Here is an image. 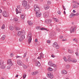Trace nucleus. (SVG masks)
Returning <instances> with one entry per match:
<instances>
[{"instance_id": "37", "label": "nucleus", "mask_w": 79, "mask_h": 79, "mask_svg": "<svg viewBox=\"0 0 79 79\" xmlns=\"http://www.w3.org/2000/svg\"><path fill=\"white\" fill-rule=\"evenodd\" d=\"M15 29H16V31H19L20 29V28L19 27H15Z\"/></svg>"}, {"instance_id": "3", "label": "nucleus", "mask_w": 79, "mask_h": 79, "mask_svg": "<svg viewBox=\"0 0 79 79\" xmlns=\"http://www.w3.org/2000/svg\"><path fill=\"white\" fill-rule=\"evenodd\" d=\"M25 31L22 30L21 31H18L17 33V35L18 36H21L23 35H25Z\"/></svg>"}, {"instance_id": "64", "label": "nucleus", "mask_w": 79, "mask_h": 79, "mask_svg": "<svg viewBox=\"0 0 79 79\" xmlns=\"http://www.w3.org/2000/svg\"><path fill=\"white\" fill-rule=\"evenodd\" d=\"M18 8V9H19L20 8V6H17Z\"/></svg>"}, {"instance_id": "22", "label": "nucleus", "mask_w": 79, "mask_h": 79, "mask_svg": "<svg viewBox=\"0 0 79 79\" xmlns=\"http://www.w3.org/2000/svg\"><path fill=\"white\" fill-rule=\"evenodd\" d=\"M27 23L30 26H32L33 24V23H32V22L31 21H28Z\"/></svg>"}, {"instance_id": "55", "label": "nucleus", "mask_w": 79, "mask_h": 79, "mask_svg": "<svg viewBox=\"0 0 79 79\" xmlns=\"http://www.w3.org/2000/svg\"><path fill=\"white\" fill-rule=\"evenodd\" d=\"M29 3H32V0H28Z\"/></svg>"}, {"instance_id": "54", "label": "nucleus", "mask_w": 79, "mask_h": 79, "mask_svg": "<svg viewBox=\"0 0 79 79\" xmlns=\"http://www.w3.org/2000/svg\"><path fill=\"white\" fill-rule=\"evenodd\" d=\"M57 70V68L56 67L54 69V71H56V70Z\"/></svg>"}, {"instance_id": "5", "label": "nucleus", "mask_w": 79, "mask_h": 79, "mask_svg": "<svg viewBox=\"0 0 79 79\" xmlns=\"http://www.w3.org/2000/svg\"><path fill=\"white\" fill-rule=\"evenodd\" d=\"M2 14L3 16L4 17H8V13L7 11L5 10L3 11Z\"/></svg>"}, {"instance_id": "14", "label": "nucleus", "mask_w": 79, "mask_h": 79, "mask_svg": "<svg viewBox=\"0 0 79 79\" xmlns=\"http://www.w3.org/2000/svg\"><path fill=\"white\" fill-rule=\"evenodd\" d=\"M47 76L48 77L50 78L51 79H52L53 77V75L52 74H51V73H50L49 74H48Z\"/></svg>"}, {"instance_id": "35", "label": "nucleus", "mask_w": 79, "mask_h": 79, "mask_svg": "<svg viewBox=\"0 0 79 79\" xmlns=\"http://www.w3.org/2000/svg\"><path fill=\"white\" fill-rule=\"evenodd\" d=\"M73 42H77V40L76 38H75L74 39H73Z\"/></svg>"}, {"instance_id": "45", "label": "nucleus", "mask_w": 79, "mask_h": 79, "mask_svg": "<svg viewBox=\"0 0 79 79\" xmlns=\"http://www.w3.org/2000/svg\"><path fill=\"white\" fill-rule=\"evenodd\" d=\"M26 73H24V74H23V78H26Z\"/></svg>"}, {"instance_id": "52", "label": "nucleus", "mask_w": 79, "mask_h": 79, "mask_svg": "<svg viewBox=\"0 0 79 79\" xmlns=\"http://www.w3.org/2000/svg\"><path fill=\"white\" fill-rule=\"evenodd\" d=\"M27 55V52H25L24 54V56H23V57H26Z\"/></svg>"}, {"instance_id": "57", "label": "nucleus", "mask_w": 79, "mask_h": 79, "mask_svg": "<svg viewBox=\"0 0 79 79\" xmlns=\"http://www.w3.org/2000/svg\"><path fill=\"white\" fill-rule=\"evenodd\" d=\"M13 54H11L10 55V56L11 57H12V56H13Z\"/></svg>"}, {"instance_id": "11", "label": "nucleus", "mask_w": 79, "mask_h": 79, "mask_svg": "<svg viewBox=\"0 0 79 79\" xmlns=\"http://www.w3.org/2000/svg\"><path fill=\"white\" fill-rule=\"evenodd\" d=\"M17 62L19 66H21V65L23 64V63H22V61H21L20 60H17Z\"/></svg>"}, {"instance_id": "23", "label": "nucleus", "mask_w": 79, "mask_h": 79, "mask_svg": "<svg viewBox=\"0 0 79 79\" xmlns=\"http://www.w3.org/2000/svg\"><path fill=\"white\" fill-rule=\"evenodd\" d=\"M31 74L33 76H35V75H36V74H37V72H32L31 73Z\"/></svg>"}, {"instance_id": "44", "label": "nucleus", "mask_w": 79, "mask_h": 79, "mask_svg": "<svg viewBox=\"0 0 79 79\" xmlns=\"http://www.w3.org/2000/svg\"><path fill=\"white\" fill-rule=\"evenodd\" d=\"M11 65H8L7 67V69H10V68H11Z\"/></svg>"}, {"instance_id": "15", "label": "nucleus", "mask_w": 79, "mask_h": 79, "mask_svg": "<svg viewBox=\"0 0 79 79\" xmlns=\"http://www.w3.org/2000/svg\"><path fill=\"white\" fill-rule=\"evenodd\" d=\"M44 7L46 10H48L49 8H50V6L48 5H45L44 6Z\"/></svg>"}, {"instance_id": "1", "label": "nucleus", "mask_w": 79, "mask_h": 79, "mask_svg": "<svg viewBox=\"0 0 79 79\" xmlns=\"http://www.w3.org/2000/svg\"><path fill=\"white\" fill-rule=\"evenodd\" d=\"M32 34L31 33H29L27 37V39H28V41L29 44H30L31 42V41L32 40Z\"/></svg>"}, {"instance_id": "34", "label": "nucleus", "mask_w": 79, "mask_h": 79, "mask_svg": "<svg viewBox=\"0 0 79 79\" xmlns=\"http://www.w3.org/2000/svg\"><path fill=\"white\" fill-rule=\"evenodd\" d=\"M23 66L24 68V69H27V67L26 65L24 64H23Z\"/></svg>"}, {"instance_id": "53", "label": "nucleus", "mask_w": 79, "mask_h": 79, "mask_svg": "<svg viewBox=\"0 0 79 79\" xmlns=\"http://www.w3.org/2000/svg\"><path fill=\"white\" fill-rule=\"evenodd\" d=\"M75 53L77 56H79V53L78 52H77Z\"/></svg>"}, {"instance_id": "21", "label": "nucleus", "mask_w": 79, "mask_h": 79, "mask_svg": "<svg viewBox=\"0 0 79 79\" xmlns=\"http://www.w3.org/2000/svg\"><path fill=\"white\" fill-rule=\"evenodd\" d=\"M48 64L49 66H52L53 64L52 63V61L51 60H50L49 61Z\"/></svg>"}, {"instance_id": "18", "label": "nucleus", "mask_w": 79, "mask_h": 79, "mask_svg": "<svg viewBox=\"0 0 79 79\" xmlns=\"http://www.w3.org/2000/svg\"><path fill=\"white\" fill-rule=\"evenodd\" d=\"M21 19H25V15L23 14H22L21 15Z\"/></svg>"}, {"instance_id": "39", "label": "nucleus", "mask_w": 79, "mask_h": 79, "mask_svg": "<svg viewBox=\"0 0 79 79\" xmlns=\"http://www.w3.org/2000/svg\"><path fill=\"white\" fill-rule=\"evenodd\" d=\"M14 21H18V19L17 18H15L14 19Z\"/></svg>"}, {"instance_id": "40", "label": "nucleus", "mask_w": 79, "mask_h": 79, "mask_svg": "<svg viewBox=\"0 0 79 79\" xmlns=\"http://www.w3.org/2000/svg\"><path fill=\"white\" fill-rule=\"evenodd\" d=\"M70 68V65H69L68 64L66 65V68L67 69H69V68Z\"/></svg>"}, {"instance_id": "28", "label": "nucleus", "mask_w": 79, "mask_h": 79, "mask_svg": "<svg viewBox=\"0 0 79 79\" xmlns=\"http://www.w3.org/2000/svg\"><path fill=\"white\" fill-rule=\"evenodd\" d=\"M77 7H78V6L76 4H74L73 6V8H77Z\"/></svg>"}, {"instance_id": "7", "label": "nucleus", "mask_w": 79, "mask_h": 79, "mask_svg": "<svg viewBox=\"0 0 79 79\" xmlns=\"http://www.w3.org/2000/svg\"><path fill=\"white\" fill-rule=\"evenodd\" d=\"M41 15H42V14L40 11L36 12V17H37V18L40 17V16H41Z\"/></svg>"}, {"instance_id": "19", "label": "nucleus", "mask_w": 79, "mask_h": 79, "mask_svg": "<svg viewBox=\"0 0 79 79\" xmlns=\"http://www.w3.org/2000/svg\"><path fill=\"white\" fill-rule=\"evenodd\" d=\"M61 73L64 74H67V72L64 70H63L61 71Z\"/></svg>"}, {"instance_id": "30", "label": "nucleus", "mask_w": 79, "mask_h": 79, "mask_svg": "<svg viewBox=\"0 0 79 79\" xmlns=\"http://www.w3.org/2000/svg\"><path fill=\"white\" fill-rule=\"evenodd\" d=\"M75 16V14L72 13L69 16V18H72V17H73V16Z\"/></svg>"}, {"instance_id": "2", "label": "nucleus", "mask_w": 79, "mask_h": 79, "mask_svg": "<svg viewBox=\"0 0 79 79\" xmlns=\"http://www.w3.org/2000/svg\"><path fill=\"white\" fill-rule=\"evenodd\" d=\"M34 10L36 12H38L40 11V8L37 5L35 4L34 6Z\"/></svg>"}, {"instance_id": "60", "label": "nucleus", "mask_w": 79, "mask_h": 79, "mask_svg": "<svg viewBox=\"0 0 79 79\" xmlns=\"http://www.w3.org/2000/svg\"><path fill=\"white\" fill-rule=\"evenodd\" d=\"M47 42H48V44H50V40H48L47 41Z\"/></svg>"}, {"instance_id": "8", "label": "nucleus", "mask_w": 79, "mask_h": 79, "mask_svg": "<svg viewBox=\"0 0 79 79\" xmlns=\"http://www.w3.org/2000/svg\"><path fill=\"white\" fill-rule=\"evenodd\" d=\"M25 38V36L24 35H22L21 36H20V38L19 39V41L20 42H21Z\"/></svg>"}, {"instance_id": "63", "label": "nucleus", "mask_w": 79, "mask_h": 79, "mask_svg": "<svg viewBox=\"0 0 79 79\" xmlns=\"http://www.w3.org/2000/svg\"><path fill=\"white\" fill-rule=\"evenodd\" d=\"M62 41H66L67 40H66V39H65V40L64 39H62Z\"/></svg>"}, {"instance_id": "31", "label": "nucleus", "mask_w": 79, "mask_h": 79, "mask_svg": "<svg viewBox=\"0 0 79 79\" xmlns=\"http://www.w3.org/2000/svg\"><path fill=\"white\" fill-rule=\"evenodd\" d=\"M9 29H10V30H11V31H13V30L14 29V28H13V27L12 26H10Z\"/></svg>"}, {"instance_id": "42", "label": "nucleus", "mask_w": 79, "mask_h": 79, "mask_svg": "<svg viewBox=\"0 0 79 79\" xmlns=\"http://www.w3.org/2000/svg\"><path fill=\"white\" fill-rule=\"evenodd\" d=\"M68 52L69 53H73L72 51L70 49L68 50Z\"/></svg>"}, {"instance_id": "27", "label": "nucleus", "mask_w": 79, "mask_h": 79, "mask_svg": "<svg viewBox=\"0 0 79 79\" xmlns=\"http://www.w3.org/2000/svg\"><path fill=\"white\" fill-rule=\"evenodd\" d=\"M4 63V61L3 60H0V66H2L3 65Z\"/></svg>"}, {"instance_id": "12", "label": "nucleus", "mask_w": 79, "mask_h": 79, "mask_svg": "<svg viewBox=\"0 0 79 79\" xmlns=\"http://www.w3.org/2000/svg\"><path fill=\"white\" fill-rule=\"evenodd\" d=\"M52 20L51 19L46 20L45 21V23L46 24H50L52 23Z\"/></svg>"}, {"instance_id": "41", "label": "nucleus", "mask_w": 79, "mask_h": 79, "mask_svg": "<svg viewBox=\"0 0 79 79\" xmlns=\"http://www.w3.org/2000/svg\"><path fill=\"white\" fill-rule=\"evenodd\" d=\"M1 28H2V29H5V25L4 24L2 25Z\"/></svg>"}, {"instance_id": "9", "label": "nucleus", "mask_w": 79, "mask_h": 79, "mask_svg": "<svg viewBox=\"0 0 79 79\" xmlns=\"http://www.w3.org/2000/svg\"><path fill=\"white\" fill-rule=\"evenodd\" d=\"M44 55L43 54V53H40V56H38L37 58L38 59H39L40 60H41V58H44Z\"/></svg>"}, {"instance_id": "6", "label": "nucleus", "mask_w": 79, "mask_h": 79, "mask_svg": "<svg viewBox=\"0 0 79 79\" xmlns=\"http://www.w3.org/2000/svg\"><path fill=\"white\" fill-rule=\"evenodd\" d=\"M76 28V27L75 26L72 27L70 29V33H72L73 32H74V30H75Z\"/></svg>"}, {"instance_id": "13", "label": "nucleus", "mask_w": 79, "mask_h": 79, "mask_svg": "<svg viewBox=\"0 0 79 79\" xmlns=\"http://www.w3.org/2000/svg\"><path fill=\"white\" fill-rule=\"evenodd\" d=\"M7 64H10L11 66H12L13 64H12V61H11V60L9 59L7 60Z\"/></svg>"}, {"instance_id": "50", "label": "nucleus", "mask_w": 79, "mask_h": 79, "mask_svg": "<svg viewBox=\"0 0 79 79\" xmlns=\"http://www.w3.org/2000/svg\"><path fill=\"white\" fill-rule=\"evenodd\" d=\"M79 13H77L76 14H75V16H77L79 15Z\"/></svg>"}, {"instance_id": "36", "label": "nucleus", "mask_w": 79, "mask_h": 79, "mask_svg": "<svg viewBox=\"0 0 79 79\" xmlns=\"http://www.w3.org/2000/svg\"><path fill=\"white\" fill-rule=\"evenodd\" d=\"M48 71H53V69L49 68L48 69Z\"/></svg>"}, {"instance_id": "10", "label": "nucleus", "mask_w": 79, "mask_h": 79, "mask_svg": "<svg viewBox=\"0 0 79 79\" xmlns=\"http://www.w3.org/2000/svg\"><path fill=\"white\" fill-rule=\"evenodd\" d=\"M43 16L44 18H47L48 16V12H46L43 14Z\"/></svg>"}, {"instance_id": "43", "label": "nucleus", "mask_w": 79, "mask_h": 79, "mask_svg": "<svg viewBox=\"0 0 79 79\" xmlns=\"http://www.w3.org/2000/svg\"><path fill=\"white\" fill-rule=\"evenodd\" d=\"M56 31H58L59 32H60V29H59V28L57 27L56 28Z\"/></svg>"}, {"instance_id": "24", "label": "nucleus", "mask_w": 79, "mask_h": 79, "mask_svg": "<svg viewBox=\"0 0 79 79\" xmlns=\"http://www.w3.org/2000/svg\"><path fill=\"white\" fill-rule=\"evenodd\" d=\"M1 66H2L1 67V69H5L6 67V65L4 64Z\"/></svg>"}, {"instance_id": "4", "label": "nucleus", "mask_w": 79, "mask_h": 79, "mask_svg": "<svg viewBox=\"0 0 79 79\" xmlns=\"http://www.w3.org/2000/svg\"><path fill=\"white\" fill-rule=\"evenodd\" d=\"M53 47H55L56 49H59V48H60V46L58 45L57 43L56 42L53 43Z\"/></svg>"}, {"instance_id": "61", "label": "nucleus", "mask_w": 79, "mask_h": 79, "mask_svg": "<svg viewBox=\"0 0 79 79\" xmlns=\"http://www.w3.org/2000/svg\"><path fill=\"white\" fill-rule=\"evenodd\" d=\"M35 42H38V40H37V39H35Z\"/></svg>"}, {"instance_id": "33", "label": "nucleus", "mask_w": 79, "mask_h": 79, "mask_svg": "<svg viewBox=\"0 0 79 79\" xmlns=\"http://www.w3.org/2000/svg\"><path fill=\"white\" fill-rule=\"evenodd\" d=\"M53 19H54V20H55L56 22H57H57H58V19L54 18H53Z\"/></svg>"}, {"instance_id": "17", "label": "nucleus", "mask_w": 79, "mask_h": 79, "mask_svg": "<svg viewBox=\"0 0 79 79\" xmlns=\"http://www.w3.org/2000/svg\"><path fill=\"white\" fill-rule=\"evenodd\" d=\"M35 65L36 66H40V63L39 61H37L35 63Z\"/></svg>"}, {"instance_id": "51", "label": "nucleus", "mask_w": 79, "mask_h": 79, "mask_svg": "<svg viewBox=\"0 0 79 79\" xmlns=\"http://www.w3.org/2000/svg\"><path fill=\"white\" fill-rule=\"evenodd\" d=\"M33 62H35V61H37V60H36V59L34 58V59H33Z\"/></svg>"}, {"instance_id": "49", "label": "nucleus", "mask_w": 79, "mask_h": 79, "mask_svg": "<svg viewBox=\"0 0 79 79\" xmlns=\"http://www.w3.org/2000/svg\"><path fill=\"white\" fill-rule=\"evenodd\" d=\"M51 66H52L53 67H54L55 68V67H56V64H53Z\"/></svg>"}, {"instance_id": "56", "label": "nucleus", "mask_w": 79, "mask_h": 79, "mask_svg": "<svg viewBox=\"0 0 79 79\" xmlns=\"http://www.w3.org/2000/svg\"><path fill=\"white\" fill-rule=\"evenodd\" d=\"M60 39H61L63 38V36H59Z\"/></svg>"}, {"instance_id": "59", "label": "nucleus", "mask_w": 79, "mask_h": 79, "mask_svg": "<svg viewBox=\"0 0 79 79\" xmlns=\"http://www.w3.org/2000/svg\"><path fill=\"white\" fill-rule=\"evenodd\" d=\"M63 8L64 10H66V8H65V7L64 6H63Z\"/></svg>"}, {"instance_id": "20", "label": "nucleus", "mask_w": 79, "mask_h": 79, "mask_svg": "<svg viewBox=\"0 0 79 79\" xmlns=\"http://www.w3.org/2000/svg\"><path fill=\"white\" fill-rule=\"evenodd\" d=\"M25 9H26L27 10L30 8V5L29 4H27L25 6Z\"/></svg>"}, {"instance_id": "38", "label": "nucleus", "mask_w": 79, "mask_h": 79, "mask_svg": "<svg viewBox=\"0 0 79 79\" xmlns=\"http://www.w3.org/2000/svg\"><path fill=\"white\" fill-rule=\"evenodd\" d=\"M36 29H37V30H40V29L41 30V28H40V27H36Z\"/></svg>"}, {"instance_id": "26", "label": "nucleus", "mask_w": 79, "mask_h": 79, "mask_svg": "<svg viewBox=\"0 0 79 79\" xmlns=\"http://www.w3.org/2000/svg\"><path fill=\"white\" fill-rule=\"evenodd\" d=\"M6 37V35H3L1 38V40H5V39Z\"/></svg>"}, {"instance_id": "25", "label": "nucleus", "mask_w": 79, "mask_h": 79, "mask_svg": "<svg viewBox=\"0 0 79 79\" xmlns=\"http://www.w3.org/2000/svg\"><path fill=\"white\" fill-rule=\"evenodd\" d=\"M71 61H72L73 63H76L77 62V60L75 59H74L72 60H71Z\"/></svg>"}, {"instance_id": "46", "label": "nucleus", "mask_w": 79, "mask_h": 79, "mask_svg": "<svg viewBox=\"0 0 79 79\" xmlns=\"http://www.w3.org/2000/svg\"><path fill=\"white\" fill-rule=\"evenodd\" d=\"M64 59L65 61H66V62L67 61V59L66 58V57H64Z\"/></svg>"}, {"instance_id": "29", "label": "nucleus", "mask_w": 79, "mask_h": 79, "mask_svg": "<svg viewBox=\"0 0 79 79\" xmlns=\"http://www.w3.org/2000/svg\"><path fill=\"white\" fill-rule=\"evenodd\" d=\"M68 61H69V62H71V60H70V58H71V56H68Z\"/></svg>"}, {"instance_id": "47", "label": "nucleus", "mask_w": 79, "mask_h": 79, "mask_svg": "<svg viewBox=\"0 0 79 79\" xmlns=\"http://www.w3.org/2000/svg\"><path fill=\"white\" fill-rule=\"evenodd\" d=\"M47 4H48V5H50V4H51V2L49 1H48Z\"/></svg>"}, {"instance_id": "16", "label": "nucleus", "mask_w": 79, "mask_h": 79, "mask_svg": "<svg viewBox=\"0 0 79 79\" xmlns=\"http://www.w3.org/2000/svg\"><path fill=\"white\" fill-rule=\"evenodd\" d=\"M22 5L23 6H25L27 5V2L26 1H23L22 2Z\"/></svg>"}, {"instance_id": "32", "label": "nucleus", "mask_w": 79, "mask_h": 79, "mask_svg": "<svg viewBox=\"0 0 79 79\" xmlns=\"http://www.w3.org/2000/svg\"><path fill=\"white\" fill-rule=\"evenodd\" d=\"M41 30L42 31V30H43L44 31H48V30L45 28H41Z\"/></svg>"}, {"instance_id": "62", "label": "nucleus", "mask_w": 79, "mask_h": 79, "mask_svg": "<svg viewBox=\"0 0 79 79\" xmlns=\"http://www.w3.org/2000/svg\"><path fill=\"white\" fill-rule=\"evenodd\" d=\"M51 56L52 57V58H55V56L53 55H52Z\"/></svg>"}, {"instance_id": "58", "label": "nucleus", "mask_w": 79, "mask_h": 79, "mask_svg": "<svg viewBox=\"0 0 79 79\" xmlns=\"http://www.w3.org/2000/svg\"><path fill=\"white\" fill-rule=\"evenodd\" d=\"M57 13L59 14L60 15L61 13V12H60V11H57Z\"/></svg>"}, {"instance_id": "48", "label": "nucleus", "mask_w": 79, "mask_h": 79, "mask_svg": "<svg viewBox=\"0 0 79 79\" xmlns=\"http://www.w3.org/2000/svg\"><path fill=\"white\" fill-rule=\"evenodd\" d=\"M16 14H18V13H20V12H18V9H16Z\"/></svg>"}]
</instances>
